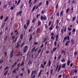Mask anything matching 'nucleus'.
I'll list each match as a JSON object with an SVG mask.
<instances>
[{
	"label": "nucleus",
	"mask_w": 78,
	"mask_h": 78,
	"mask_svg": "<svg viewBox=\"0 0 78 78\" xmlns=\"http://www.w3.org/2000/svg\"><path fill=\"white\" fill-rule=\"evenodd\" d=\"M17 31H18V30H15L14 31V33H16V37L15 38V39L12 41V43H15V42H16V41H17V39L18 38V34H19V32Z\"/></svg>",
	"instance_id": "f257e3e1"
},
{
	"label": "nucleus",
	"mask_w": 78,
	"mask_h": 78,
	"mask_svg": "<svg viewBox=\"0 0 78 78\" xmlns=\"http://www.w3.org/2000/svg\"><path fill=\"white\" fill-rule=\"evenodd\" d=\"M36 73V70H34V71H32L31 72V78H35L36 76L35 75H34L33 76V74L34 73Z\"/></svg>",
	"instance_id": "f03ea898"
},
{
	"label": "nucleus",
	"mask_w": 78,
	"mask_h": 78,
	"mask_svg": "<svg viewBox=\"0 0 78 78\" xmlns=\"http://www.w3.org/2000/svg\"><path fill=\"white\" fill-rule=\"evenodd\" d=\"M54 48H53V51H56L57 49V48H56V41H55L54 42Z\"/></svg>",
	"instance_id": "7ed1b4c3"
},
{
	"label": "nucleus",
	"mask_w": 78,
	"mask_h": 78,
	"mask_svg": "<svg viewBox=\"0 0 78 78\" xmlns=\"http://www.w3.org/2000/svg\"><path fill=\"white\" fill-rule=\"evenodd\" d=\"M40 19L41 20H45L47 19V17L45 16H40Z\"/></svg>",
	"instance_id": "20e7f679"
},
{
	"label": "nucleus",
	"mask_w": 78,
	"mask_h": 78,
	"mask_svg": "<svg viewBox=\"0 0 78 78\" xmlns=\"http://www.w3.org/2000/svg\"><path fill=\"white\" fill-rule=\"evenodd\" d=\"M24 48L23 49V53H26L27 52V50L28 49V46L26 45L24 47Z\"/></svg>",
	"instance_id": "39448f33"
},
{
	"label": "nucleus",
	"mask_w": 78,
	"mask_h": 78,
	"mask_svg": "<svg viewBox=\"0 0 78 78\" xmlns=\"http://www.w3.org/2000/svg\"><path fill=\"white\" fill-rule=\"evenodd\" d=\"M22 11H20V12L17 13H16V16H18L19 15V16H22Z\"/></svg>",
	"instance_id": "423d86ee"
},
{
	"label": "nucleus",
	"mask_w": 78,
	"mask_h": 78,
	"mask_svg": "<svg viewBox=\"0 0 78 78\" xmlns=\"http://www.w3.org/2000/svg\"><path fill=\"white\" fill-rule=\"evenodd\" d=\"M13 52H14V50H12L10 54V58H12L13 56H14V54H13Z\"/></svg>",
	"instance_id": "0eeeda50"
},
{
	"label": "nucleus",
	"mask_w": 78,
	"mask_h": 78,
	"mask_svg": "<svg viewBox=\"0 0 78 78\" xmlns=\"http://www.w3.org/2000/svg\"><path fill=\"white\" fill-rule=\"evenodd\" d=\"M32 0H29V7L30 8L31 6V5H32V2H31Z\"/></svg>",
	"instance_id": "6e6552de"
},
{
	"label": "nucleus",
	"mask_w": 78,
	"mask_h": 78,
	"mask_svg": "<svg viewBox=\"0 0 78 78\" xmlns=\"http://www.w3.org/2000/svg\"><path fill=\"white\" fill-rule=\"evenodd\" d=\"M69 43H70V40H67L66 43H65V46L66 47L68 45H69Z\"/></svg>",
	"instance_id": "1a4fd4ad"
},
{
	"label": "nucleus",
	"mask_w": 78,
	"mask_h": 78,
	"mask_svg": "<svg viewBox=\"0 0 78 78\" xmlns=\"http://www.w3.org/2000/svg\"><path fill=\"white\" fill-rule=\"evenodd\" d=\"M51 60H49L48 62V67H50V66H51Z\"/></svg>",
	"instance_id": "9d476101"
},
{
	"label": "nucleus",
	"mask_w": 78,
	"mask_h": 78,
	"mask_svg": "<svg viewBox=\"0 0 78 78\" xmlns=\"http://www.w3.org/2000/svg\"><path fill=\"white\" fill-rule=\"evenodd\" d=\"M66 63H65L64 64H63L62 65V69H65L66 68Z\"/></svg>",
	"instance_id": "9b49d317"
},
{
	"label": "nucleus",
	"mask_w": 78,
	"mask_h": 78,
	"mask_svg": "<svg viewBox=\"0 0 78 78\" xmlns=\"http://www.w3.org/2000/svg\"><path fill=\"white\" fill-rule=\"evenodd\" d=\"M42 72V70H40V72L38 74V77H39V76H41V73Z\"/></svg>",
	"instance_id": "f8f14e48"
},
{
	"label": "nucleus",
	"mask_w": 78,
	"mask_h": 78,
	"mask_svg": "<svg viewBox=\"0 0 78 78\" xmlns=\"http://www.w3.org/2000/svg\"><path fill=\"white\" fill-rule=\"evenodd\" d=\"M63 14H64V12L63 11H61L60 13V17H62Z\"/></svg>",
	"instance_id": "ddd939ff"
},
{
	"label": "nucleus",
	"mask_w": 78,
	"mask_h": 78,
	"mask_svg": "<svg viewBox=\"0 0 78 78\" xmlns=\"http://www.w3.org/2000/svg\"><path fill=\"white\" fill-rule=\"evenodd\" d=\"M61 53L63 54V55H66V51L64 50H62L61 51Z\"/></svg>",
	"instance_id": "4468645a"
},
{
	"label": "nucleus",
	"mask_w": 78,
	"mask_h": 78,
	"mask_svg": "<svg viewBox=\"0 0 78 78\" xmlns=\"http://www.w3.org/2000/svg\"><path fill=\"white\" fill-rule=\"evenodd\" d=\"M33 28V26H31L30 27V28L29 29V30H28V32L29 33H30V32H31V31H32V28Z\"/></svg>",
	"instance_id": "2eb2a0df"
},
{
	"label": "nucleus",
	"mask_w": 78,
	"mask_h": 78,
	"mask_svg": "<svg viewBox=\"0 0 78 78\" xmlns=\"http://www.w3.org/2000/svg\"><path fill=\"white\" fill-rule=\"evenodd\" d=\"M9 19V16H6L5 19L4 20V22H6V21L8 20V19Z\"/></svg>",
	"instance_id": "dca6fc26"
},
{
	"label": "nucleus",
	"mask_w": 78,
	"mask_h": 78,
	"mask_svg": "<svg viewBox=\"0 0 78 78\" xmlns=\"http://www.w3.org/2000/svg\"><path fill=\"white\" fill-rule=\"evenodd\" d=\"M36 20V18H33L32 20V23H34Z\"/></svg>",
	"instance_id": "f3484780"
},
{
	"label": "nucleus",
	"mask_w": 78,
	"mask_h": 78,
	"mask_svg": "<svg viewBox=\"0 0 78 78\" xmlns=\"http://www.w3.org/2000/svg\"><path fill=\"white\" fill-rule=\"evenodd\" d=\"M35 49H36V47H33L31 50V53H33V52L34 51Z\"/></svg>",
	"instance_id": "a211bd4d"
},
{
	"label": "nucleus",
	"mask_w": 78,
	"mask_h": 78,
	"mask_svg": "<svg viewBox=\"0 0 78 78\" xmlns=\"http://www.w3.org/2000/svg\"><path fill=\"white\" fill-rule=\"evenodd\" d=\"M30 23V20H29L26 23V25H27V27H28V25Z\"/></svg>",
	"instance_id": "6ab92c4d"
},
{
	"label": "nucleus",
	"mask_w": 78,
	"mask_h": 78,
	"mask_svg": "<svg viewBox=\"0 0 78 78\" xmlns=\"http://www.w3.org/2000/svg\"><path fill=\"white\" fill-rule=\"evenodd\" d=\"M41 22L39 20L38 22L37 26H41Z\"/></svg>",
	"instance_id": "aec40b11"
},
{
	"label": "nucleus",
	"mask_w": 78,
	"mask_h": 78,
	"mask_svg": "<svg viewBox=\"0 0 78 78\" xmlns=\"http://www.w3.org/2000/svg\"><path fill=\"white\" fill-rule=\"evenodd\" d=\"M64 30V27H62V29L61 30V32L62 35V34H64V30Z\"/></svg>",
	"instance_id": "412c9836"
},
{
	"label": "nucleus",
	"mask_w": 78,
	"mask_h": 78,
	"mask_svg": "<svg viewBox=\"0 0 78 78\" xmlns=\"http://www.w3.org/2000/svg\"><path fill=\"white\" fill-rule=\"evenodd\" d=\"M24 5V4H23V3L20 6V9L22 10V9H23V6Z\"/></svg>",
	"instance_id": "4be33fe9"
},
{
	"label": "nucleus",
	"mask_w": 78,
	"mask_h": 78,
	"mask_svg": "<svg viewBox=\"0 0 78 78\" xmlns=\"http://www.w3.org/2000/svg\"><path fill=\"white\" fill-rule=\"evenodd\" d=\"M61 65H60L59 66L58 68L57 69V72H58L60 70V69H61Z\"/></svg>",
	"instance_id": "5701e85b"
},
{
	"label": "nucleus",
	"mask_w": 78,
	"mask_h": 78,
	"mask_svg": "<svg viewBox=\"0 0 78 78\" xmlns=\"http://www.w3.org/2000/svg\"><path fill=\"white\" fill-rule=\"evenodd\" d=\"M71 45H73L74 44H75V42H73V39H71Z\"/></svg>",
	"instance_id": "b1692460"
},
{
	"label": "nucleus",
	"mask_w": 78,
	"mask_h": 78,
	"mask_svg": "<svg viewBox=\"0 0 78 78\" xmlns=\"http://www.w3.org/2000/svg\"><path fill=\"white\" fill-rule=\"evenodd\" d=\"M70 63V60H68L67 62V66H69Z\"/></svg>",
	"instance_id": "393cba45"
},
{
	"label": "nucleus",
	"mask_w": 78,
	"mask_h": 78,
	"mask_svg": "<svg viewBox=\"0 0 78 78\" xmlns=\"http://www.w3.org/2000/svg\"><path fill=\"white\" fill-rule=\"evenodd\" d=\"M8 70H7L5 71V73H4V76H6V75H7V73H8Z\"/></svg>",
	"instance_id": "a878e982"
},
{
	"label": "nucleus",
	"mask_w": 78,
	"mask_h": 78,
	"mask_svg": "<svg viewBox=\"0 0 78 78\" xmlns=\"http://www.w3.org/2000/svg\"><path fill=\"white\" fill-rule=\"evenodd\" d=\"M23 28L25 29V30H27V26L26 25H24Z\"/></svg>",
	"instance_id": "bb28decb"
},
{
	"label": "nucleus",
	"mask_w": 78,
	"mask_h": 78,
	"mask_svg": "<svg viewBox=\"0 0 78 78\" xmlns=\"http://www.w3.org/2000/svg\"><path fill=\"white\" fill-rule=\"evenodd\" d=\"M36 7V5H34L32 8V12H33V11H34V9H35V7Z\"/></svg>",
	"instance_id": "cd10ccee"
},
{
	"label": "nucleus",
	"mask_w": 78,
	"mask_h": 78,
	"mask_svg": "<svg viewBox=\"0 0 78 78\" xmlns=\"http://www.w3.org/2000/svg\"><path fill=\"white\" fill-rule=\"evenodd\" d=\"M32 37V35H30V37L29 38V41H31V39H33V37Z\"/></svg>",
	"instance_id": "c85d7f7f"
},
{
	"label": "nucleus",
	"mask_w": 78,
	"mask_h": 78,
	"mask_svg": "<svg viewBox=\"0 0 78 78\" xmlns=\"http://www.w3.org/2000/svg\"><path fill=\"white\" fill-rule=\"evenodd\" d=\"M4 57H6L7 56V52H4Z\"/></svg>",
	"instance_id": "c756f323"
},
{
	"label": "nucleus",
	"mask_w": 78,
	"mask_h": 78,
	"mask_svg": "<svg viewBox=\"0 0 78 78\" xmlns=\"http://www.w3.org/2000/svg\"><path fill=\"white\" fill-rule=\"evenodd\" d=\"M58 35L56 34V41H58Z\"/></svg>",
	"instance_id": "7c9ffc66"
},
{
	"label": "nucleus",
	"mask_w": 78,
	"mask_h": 78,
	"mask_svg": "<svg viewBox=\"0 0 78 78\" xmlns=\"http://www.w3.org/2000/svg\"><path fill=\"white\" fill-rule=\"evenodd\" d=\"M5 24H6V23H4L3 24H2L1 26V28H3V27H4V26L5 25Z\"/></svg>",
	"instance_id": "2f4dec72"
},
{
	"label": "nucleus",
	"mask_w": 78,
	"mask_h": 78,
	"mask_svg": "<svg viewBox=\"0 0 78 78\" xmlns=\"http://www.w3.org/2000/svg\"><path fill=\"white\" fill-rule=\"evenodd\" d=\"M53 69H51V72H50V73H51V75H52L53 73Z\"/></svg>",
	"instance_id": "473e14b6"
},
{
	"label": "nucleus",
	"mask_w": 78,
	"mask_h": 78,
	"mask_svg": "<svg viewBox=\"0 0 78 78\" xmlns=\"http://www.w3.org/2000/svg\"><path fill=\"white\" fill-rule=\"evenodd\" d=\"M56 16L58 17H59V12H57Z\"/></svg>",
	"instance_id": "72a5a7b5"
},
{
	"label": "nucleus",
	"mask_w": 78,
	"mask_h": 78,
	"mask_svg": "<svg viewBox=\"0 0 78 78\" xmlns=\"http://www.w3.org/2000/svg\"><path fill=\"white\" fill-rule=\"evenodd\" d=\"M20 38L22 40V39H23V34H22L20 35Z\"/></svg>",
	"instance_id": "f704fd0d"
},
{
	"label": "nucleus",
	"mask_w": 78,
	"mask_h": 78,
	"mask_svg": "<svg viewBox=\"0 0 78 78\" xmlns=\"http://www.w3.org/2000/svg\"><path fill=\"white\" fill-rule=\"evenodd\" d=\"M24 42H23L22 43V44H20V47L21 48H22V47H23V45H24Z\"/></svg>",
	"instance_id": "c9c22d12"
},
{
	"label": "nucleus",
	"mask_w": 78,
	"mask_h": 78,
	"mask_svg": "<svg viewBox=\"0 0 78 78\" xmlns=\"http://www.w3.org/2000/svg\"><path fill=\"white\" fill-rule=\"evenodd\" d=\"M3 62V60L2 59H1L0 60V63L2 64Z\"/></svg>",
	"instance_id": "e433bc0d"
},
{
	"label": "nucleus",
	"mask_w": 78,
	"mask_h": 78,
	"mask_svg": "<svg viewBox=\"0 0 78 78\" xmlns=\"http://www.w3.org/2000/svg\"><path fill=\"white\" fill-rule=\"evenodd\" d=\"M67 40L69 41V40H70V36H69V35H67Z\"/></svg>",
	"instance_id": "4c0bfd02"
},
{
	"label": "nucleus",
	"mask_w": 78,
	"mask_h": 78,
	"mask_svg": "<svg viewBox=\"0 0 78 78\" xmlns=\"http://www.w3.org/2000/svg\"><path fill=\"white\" fill-rule=\"evenodd\" d=\"M67 36H66L65 37L63 38V39L65 40V41H66V40H67Z\"/></svg>",
	"instance_id": "58836bf2"
},
{
	"label": "nucleus",
	"mask_w": 78,
	"mask_h": 78,
	"mask_svg": "<svg viewBox=\"0 0 78 78\" xmlns=\"http://www.w3.org/2000/svg\"><path fill=\"white\" fill-rule=\"evenodd\" d=\"M49 2V1L48 0H47L46 1V5H48Z\"/></svg>",
	"instance_id": "ea45409f"
},
{
	"label": "nucleus",
	"mask_w": 78,
	"mask_h": 78,
	"mask_svg": "<svg viewBox=\"0 0 78 78\" xmlns=\"http://www.w3.org/2000/svg\"><path fill=\"white\" fill-rule=\"evenodd\" d=\"M24 64V62H23V61L22 62L21 64L20 65V66H23Z\"/></svg>",
	"instance_id": "a19ab883"
},
{
	"label": "nucleus",
	"mask_w": 78,
	"mask_h": 78,
	"mask_svg": "<svg viewBox=\"0 0 78 78\" xmlns=\"http://www.w3.org/2000/svg\"><path fill=\"white\" fill-rule=\"evenodd\" d=\"M58 8H59V6H58V4H56L55 6V8L56 9H58Z\"/></svg>",
	"instance_id": "79ce46f5"
},
{
	"label": "nucleus",
	"mask_w": 78,
	"mask_h": 78,
	"mask_svg": "<svg viewBox=\"0 0 78 78\" xmlns=\"http://www.w3.org/2000/svg\"><path fill=\"white\" fill-rule=\"evenodd\" d=\"M50 35L52 36H54V32H51Z\"/></svg>",
	"instance_id": "37998d69"
},
{
	"label": "nucleus",
	"mask_w": 78,
	"mask_h": 78,
	"mask_svg": "<svg viewBox=\"0 0 78 78\" xmlns=\"http://www.w3.org/2000/svg\"><path fill=\"white\" fill-rule=\"evenodd\" d=\"M40 15H41V14H37L36 16L37 19L38 17H39V16H40Z\"/></svg>",
	"instance_id": "c03bdc74"
},
{
	"label": "nucleus",
	"mask_w": 78,
	"mask_h": 78,
	"mask_svg": "<svg viewBox=\"0 0 78 78\" xmlns=\"http://www.w3.org/2000/svg\"><path fill=\"white\" fill-rule=\"evenodd\" d=\"M8 5V3L6 4L5 5H4V6H3V8H5L7 6V5Z\"/></svg>",
	"instance_id": "a18cd8bd"
},
{
	"label": "nucleus",
	"mask_w": 78,
	"mask_h": 78,
	"mask_svg": "<svg viewBox=\"0 0 78 78\" xmlns=\"http://www.w3.org/2000/svg\"><path fill=\"white\" fill-rule=\"evenodd\" d=\"M56 25H58V23H59V20L58 19L56 20Z\"/></svg>",
	"instance_id": "49530a36"
},
{
	"label": "nucleus",
	"mask_w": 78,
	"mask_h": 78,
	"mask_svg": "<svg viewBox=\"0 0 78 78\" xmlns=\"http://www.w3.org/2000/svg\"><path fill=\"white\" fill-rule=\"evenodd\" d=\"M15 38V36L14 35H13L12 37V40H13V39H14Z\"/></svg>",
	"instance_id": "de8ad7c7"
},
{
	"label": "nucleus",
	"mask_w": 78,
	"mask_h": 78,
	"mask_svg": "<svg viewBox=\"0 0 78 78\" xmlns=\"http://www.w3.org/2000/svg\"><path fill=\"white\" fill-rule=\"evenodd\" d=\"M76 19V16H75L73 18V21H75V19Z\"/></svg>",
	"instance_id": "09e8293b"
},
{
	"label": "nucleus",
	"mask_w": 78,
	"mask_h": 78,
	"mask_svg": "<svg viewBox=\"0 0 78 78\" xmlns=\"http://www.w3.org/2000/svg\"><path fill=\"white\" fill-rule=\"evenodd\" d=\"M51 39L52 40H55V37L53 36H52L51 37Z\"/></svg>",
	"instance_id": "8fccbe9b"
},
{
	"label": "nucleus",
	"mask_w": 78,
	"mask_h": 78,
	"mask_svg": "<svg viewBox=\"0 0 78 78\" xmlns=\"http://www.w3.org/2000/svg\"><path fill=\"white\" fill-rule=\"evenodd\" d=\"M16 69L15 68L13 70V71H12V73H15L16 72Z\"/></svg>",
	"instance_id": "3c124183"
},
{
	"label": "nucleus",
	"mask_w": 78,
	"mask_h": 78,
	"mask_svg": "<svg viewBox=\"0 0 78 78\" xmlns=\"http://www.w3.org/2000/svg\"><path fill=\"white\" fill-rule=\"evenodd\" d=\"M29 64H32V62H31V60H30L28 62Z\"/></svg>",
	"instance_id": "603ef678"
},
{
	"label": "nucleus",
	"mask_w": 78,
	"mask_h": 78,
	"mask_svg": "<svg viewBox=\"0 0 78 78\" xmlns=\"http://www.w3.org/2000/svg\"><path fill=\"white\" fill-rule=\"evenodd\" d=\"M61 55H60L58 57V60H59V59H61Z\"/></svg>",
	"instance_id": "864d4df0"
},
{
	"label": "nucleus",
	"mask_w": 78,
	"mask_h": 78,
	"mask_svg": "<svg viewBox=\"0 0 78 78\" xmlns=\"http://www.w3.org/2000/svg\"><path fill=\"white\" fill-rule=\"evenodd\" d=\"M69 8H68L66 10V13H68V12H69Z\"/></svg>",
	"instance_id": "5fc2aeb1"
},
{
	"label": "nucleus",
	"mask_w": 78,
	"mask_h": 78,
	"mask_svg": "<svg viewBox=\"0 0 78 78\" xmlns=\"http://www.w3.org/2000/svg\"><path fill=\"white\" fill-rule=\"evenodd\" d=\"M0 18L1 20H2V19H3V15L1 16Z\"/></svg>",
	"instance_id": "6e6d98bb"
},
{
	"label": "nucleus",
	"mask_w": 78,
	"mask_h": 78,
	"mask_svg": "<svg viewBox=\"0 0 78 78\" xmlns=\"http://www.w3.org/2000/svg\"><path fill=\"white\" fill-rule=\"evenodd\" d=\"M41 67H42L43 69V68H44V65H43L42 64H41Z\"/></svg>",
	"instance_id": "4d7b16f0"
},
{
	"label": "nucleus",
	"mask_w": 78,
	"mask_h": 78,
	"mask_svg": "<svg viewBox=\"0 0 78 78\" xmlns=\"http://www.w3.org/2000/svg\"><path fill=\"white\" fill-rule=\"evenodd\" d=\"M74 56L75 57V56H76V54H77V52H76V51H75V52H74Z\"/></svg>",
	"instance_id": "13d9d810"
},
{
	"label": "nucleus",
	"mask_w": 78,
	"mask_h": 78,
	"mask_svg": "<svg viewBox=\"0 0 78 78\" xmlns=\"http://www.w3.org/2000/svg\"><path fill=\"white\" fill-rule=\"evenodd\" d=\"M64 31L65 33L66 32V27H64Z\"/></svg>",
	"instance_id": "bf43d9fd"
},
{
	"label": "nucleus",
	"mask_w": 78,
	"mask_h": 78,
	"mask_svg": "<svg viewBox=\"0 0 78 78\" xmlns=\"http://www.w3.org/2000/svg\"><path fill=\"white\" fill-rule=\"evenodd\" d=\"M11 1L9 2H8V5L9 6H10L11 5Z\"/></svg>",
	"instance_id": "052dcab7"
},
{
	"label": "nucleus",
	"mask_w": 78,
	"mask_h": 78,
	"mask_svg": "<svg viewBox=\"0 0 78 78\" xmlns=\"http://www.w3.org/2000/svg\"><path fill=\"white\" fill-rule=\"evenodd\" d=\"M44 11L43 10H42V11H41V14H44Z\"/></svg>",
	"instance_id": "680f3d73"
},
{
	"label": "nucleus",
	"mask_w": 78,
	"mask_h": 78,
	"mask_svg": "<svg viewBox=\"0 0 78 78\" xmlns=\"http://www.w3.org/2000/svg\"><path fill=\"white\" fill-rule=\"evenodd\" d=\"M67 29L68 31H71L72 30V29H71V28H70V27L68 28Z\"/></svg>",
	"instance_id": "e2e57ef3"
},
{
	"label": "nucleus",
	"mask_w": 78,
	"mask_h": 78,
	"mask_svg": "<svg viewBox=\"0 0 78 78\" xmlns=\"http://www.w3.org/2000/svg\"><path fill=\"white\" fill-rule=\"evenodd\" d=\"M71 73L72 74H73L74 73V70H73L71 71Z\"/></svg>",
	"instance_id": "0e129e2a"
},
{
	"label": "nucleus",
	"mask_w": 78,
	"mask_h": 78,
	"mask_svg": "<svg viewBox=\"0 0 78 78\" xmlns=\"http://www.w3.org/2000/svg\"><path fill=\"white\" fill-rule=\"evenodd\" d=\"M41 5H42V2H40L38 4V5L39 6H41Z\"/></svg>",
	"instance_id": "69168bd1"
},
{
	"label": "nucleus",
	"mask_w": 78,
	"mask_h": 78,
	"mask_svg": "<svg viewBox=\"0 0 78 78\" xmlns=\"http://www.w3.org/2000/svg\"><path fill=\"white\" fill-rule=\"evenodd\" d=\"M63 76H64L65 78H66L67 77V76H66V74H63Z\"/></svg>",
	"instance_id": "338daca9"
},
{
	"label": "nucleus",
	"mask_w": 78,
	"mask_h": 78,
	"mask_svg": "<svg viewBox=\"0 0 78 78\" xmlns=\"http://www.w3.org/2000/svg\"><path fill=\"white\" fill-rule=\"evenodd\" d=\"M14 8L12 6H11L10 8V9L11 10H13L14 9Z\"/></svg>",
	"instance_id": "774afa93"
}]
</instances>
